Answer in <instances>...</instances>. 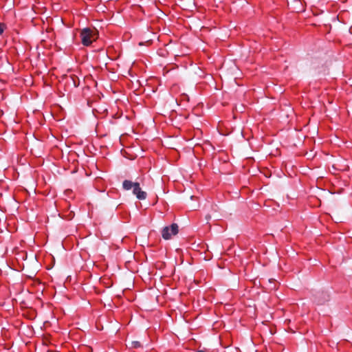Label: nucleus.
<instances>
[{"mask_svg":"<svg viewBox=\"0 0 352 352\" xmlns=\"http://www.w3.org/2000/svg\"><path fill=\"white\" fill-rule=\"evenodd\" d=\"M98 32L96 28H83L80 32L81 43L84 46H89L98 38Z\"/></svg>","mask_w":352,"mask_h":352,"instance_id":"nucleus-1","label":"nucleus"},{"mask_svg":"<svg viewBox=\"0 0 352 352\" xmlns=\"http://www.w3.org/2000/svg\"><path fill=\"white\" fill-rule=\"evenodd\" d=\"M122 187L125 190L133 189V194L140 200H144L146 198V192L142 190L138 182L126 179L122 183Z\"/></svg>","mask_w":352,"mask_h":352,"instance_id":"nucleus-2","label":"nucleus"},{"mask_svg":"<svg viewBox=\"0 0 352 352\" xmlns=\"http://www.w3.org/2000/svg\"><path fill=\"white\" fill-rule=\"evenodd\" d=\"M178 231V226L176 223H172L170 226H166L162 229V235L165 240H168L172 236L176 235Z\"/></svg>","mask_w":352,"mask_h":352,"instance_id":"nucleus-3","label":"nucleus"},{"mask_svg":"<svg viewBox=\"0 0 352 352\" xmlns=\"http://www.w3.org/2000/svg\"><path fill=\"white\" fill-rule=\"evenodd\" d=\"M132 348L138 349L142 347V344L138 341H133L131 344Z\"/></svg>","mask_w":352,"mask_h":352,"instance_id":"nucleus-4","label":"nucleus"},{"mask_svg":"<svg viewBox=\"0 0 352 352\" xmlns=\"http://www.w3.org/2000/svg\"><path fill=\"white\" fill-rule=\"evenodd\" d=\"M6 29V25L3 23H0V36L3 34L5 30Z\"/></svg>","mask_w":352,"mask_h":352,"instance_id":"nucleus-5","label":"nucleus"},{"mask_svg":"<svg viewBox=\"0 0 352 352\" xmlns=\"http://www.w3.org/2000/svg\"><path fill=\"white\" fill-rule=\"evenodd\" d=\"M70 79L72 80L73 84H74V86L75 87H78V84L76 83V80H75V78H74V77L71 76V77H70Z\"/></svg>","mask_w":352,"mask_h":352,"instance_id":"nucleus-6","label":"nucleus"}]
</instances>
